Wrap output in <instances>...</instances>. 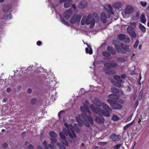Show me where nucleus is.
<instances>
[{"label": "nucleus", "mask_w": 149, "mask_h": 149, "mask_svg": "<svg viewBox=\"0 0 149 149\" xmlns=\"http://www.w3.org/2000/svg\"><path fill=\"white\" fill-rule=\"evenodd\" d=\"M118 65V63H104V66L108 70L111 67H115Z\"/></svg>", "instance_id": "obj_10"}, {"label": "nucleus", "mask_w": 149, "mask_h": 149, "mask_svg": "<svg viewBox=\"0 0 149 149\" xmlns=\"http://www.w3.org/2000/svg\"><path fill=\"white\" fill-rule=\"evenodd\" d=\"M121 145L120 144H116L114 146L113 148L114 149H118L120 148Z\"/></svg>", "instance_id": "obj_46"}, {"label": "nucleus", "mask_w": 149, "mask_h": 149, "mask_svg": "<svg viewBox=\"0 0 149 149\" xmlns=\"http://www.w3.org/2000/svg\"><path fill=\"white\" fill-rule=\"evenodd\" d=\"M86 107H84V106H81L80 107L81 110L83 112H84L86 111Z\"/></svg>", "instance_id": "obj_47"}, {"label": "nucleus", "mask_w": 149, "mask_h": 149, "mask_svg": "<svg viewBox=\"0 0 149 149\" xmlns=\"http://www.w3.org/2000/svg\"><path fill=\"white\" fill-rule=\"evenodd\" d=\"M100 19L103 23H106L107 20V18L104 13L102 12L101 13Z\"/></svg>", "instance_id": "obj_16"}, {"label": "nucleus", "mask_w": 149, "mask_h": 149, "mask_svg": "<svg viewBox=\"0 0 149 149\" xmlns=\"http://www.w3.org/2000/svg\"><path fill=\"white\" fill-rule=\"evenodd\" d=\"M48 146L51 149H54V148L55 147L52 144H49Z\"/></svg>", "instance_id": "obj_50"}, {"label": "nucleus", "mask_w": 149, "mask_h": 149, "mask_svg": "<svg viewBox=\"0 0 149 149\" xmlns=\"http://www.w3.org/2000/svg\"><path fill=\"white\" fill-rule=\"evenodd\" d=\"M139 28L143 33H144L146 32V29L145 27L141 23L139 25Z\"/></svg>", "instance_id": "obj_30"}, {"label": "nucleus", "mask_w": 149, "mask_h": 149, "mask_svg": "<svg viewBox=\"0 0 149 149\" xmlns=\"http://www.w3.org/2000/svg\"><path fill=\"white\" fill-rule=\"evenodd\" d=\"M118 38L120 40H123L125 38V35L123 34H119L118 36Z\"/></svg>", "instance_id": "obj_31"}, {"label": "nucleus", "mask_w": 149, "mask_h": 149, "mask_svg": "<svg viewBox=\"0 0 149 149\" xmlns=\"http://www.w3.org/2000/svg\"><path fill=\"white\" fill-rule=\"evenodd\" d=\"M114 78L116 79L118 82L119 83H121L122 82V80L121 79L120 77L119 76L115 75L114 76Z\"/></svg>", "instance_id": "obj_29"}, {"label": "nucleus", "mask_w": 149, "mask_h": 149, "mask_svg": "<svg viewBox=\"0 0 149 149\" xmlns=\"http://www.w3.org/2000/svg\"><path fill=\"white\" fill-rule=\"evenodd\" d=\"M59 18L61 22L64 24L68 26H70V24L69 23H68V22L65 21L64 18L61 15H59Z\"/></svg>", "instance_id": "obj_22"}, {"label": "nucleus", "mask_w": 149, "mask_h": 149, "mask_svg": "<svg viewBox=\"0 0 149 149\" xmlns=\"http://www.w3.org/2000/svg\"><path fill=\"white\" fill-rule=\"evenodd\" d=\"M134 120H133L132 122L130 123H129L128 124L130 126H131L132 125L134 124Z\"/></svg>", "instance_id": "obj_64"}, {"label": "nucleus", "mask_w": 149, "mask_h": 149, "mask_svg": "<svg viewBox=\"0 0 149 149\" xmlns=\"http://www.w3.org/2000/svg\"><path fill=\"white\" fill-rule=\"evenodd\" d=\"M43 145L44 146H46L47 145V141H46L45 140L44 141V142H43Z\"/></svg>", "instance_id": "obj_61"}, {"label": "nucleus", "mask_w": 149, "mask_h": 149, "mask_svg": "<svg viewBox=\"0 0 149 149\" xmlns=\"http://www.w3.org/2000/svg\"><path fill=\"white\" fill-rule=\"evenodd\" d=\"M49 135L52 138H56L57 136V134L55 132L53 131H50L49 132Z\"/></svg>", "instance_id": "obj_28"}, {"label": "nucleus", "mask_w": 149, "mask_h": 149, "mask_svg": "<svg viewBox=\"0 0 149 149\" xmlns=\"http://www.w3.org/2000/svg\"><path fill=\"white\" fill-rule=\"evenodd\" d=\"M102 55L105 57H108L110 56V54L107 51H104L102 52Z\"/></svg>", "instance_id": "obj_32"}, {"label": "nucleus", "mask_w": 149, "mask_h": 149, "mask_svg": "<svg viewBox=\"0 0 149 149\" xmlns=\"http://www.w3.org/2000/svg\"><path fill=\"white\" fill-rule=\"evenodd\" d=\"M99 144L100 145H104L106 144V143L105 142H100L99 143Z\"/></svg>", "instance_id": "obj_54"}, {"label": "nucleus", "mask_w": 149, "mask_h": 149, "mask_svg": "<svg viewBox=\"0 0 149 149\" xmlns=\"http://www.w3.org/2000/svg\"><path fill=\"white\" fill-rule=\"evenodd\" d=\"M86 24V19L84 17H83L81 21V25H83Z\"/></svg>", "instance_id": "obj_38"}, {"label": "nucleus", "mask_w": 149, "mask_h": 149, "mask_svg": "<svg viewBox=\"0 0 149 149\" xmlns=\"http://www.w3.org/2000/svg\"><path fill=\"white\" fill-rule=\"evenodd\" d=\"M81 18V16L74 14L71 17L70 20V23L74 24L76 22H79Z\"/></svg>", "instance_id": "obj_7"}, {"label": "nucleus", "mask_w": 149, "mask_h": 149, "mask_svg": "<svg viewBox=\"0 0 149 149\" xmlns=\"http://www.w3.org/2000/svg\"><path fill=\"white\" fill-rule=\"evenodd\" d=\"M140 3H141V5L143 7H145L147 6V3L146 2H144L143 1H141L140 2Z\"/></svg>", "instance_id": "obj_48"}, {"label": "nucleus", "mask_w": 149, "mask_h": 149, "mask_svg": "<svg viewBox=\"0 0 149 149\" xmlns=\"http://www.w3.org/2000/svg\"><path fill=\"white\" fill-rule=\"evenodd\" d=\"M139 104V102L138 100H137L136 102L134 104V107L135 108H136L137 106H138V105Z\"/></svg>", "instance_id": "obj_52"}, {"label": "nucleus", "mask_w": 149, "mask_h": 149, "mask_svg": "<svg viewBox=\"0 0 149 149\" xmlns=\"http://www.w3.org/2000/svg\"><path fill=\"white\" fill-rule=\"evenodd\" d=\"M107 50L110 54L115 55L116 54V51L115 49L114 48L111 46H108L107 48Z\"/></svg>", "instance_id": "obj_12"}, {"label": "nucleus", "mask_w": 149, "mask_h": 149, "mask_svg": "<svg viewBox=\"0 0 149 149\" xmlns=\"http://www.w3.org/2000/svg\"><path fill=\"white\" fill-rule=\"evenodd\" d=\"M132 114H131L130 116H128L127 118L126 119V120H125V122L127 123V122H129L131 120V119H132Z\"/></svg>", "instance_id": "obj_42"}, {"label": "nucleus", "mask_w": 149, "mask_h": 149, "mask_svg": "<svg viewBox=\"0 0 149 149\" xmlns=\"http://www.w3.org/2000/svg\"><path fill=\"white\" fill-rule=\"evenodd\" d=\"M108 9L107 10V11L109 15V17L111 15H114V12L113 10V8L111 5H108Z\"/></svg>", "instance_id": "obj_13"}, {"label": "nucleus", "mask_w": 149, "mask_h": 149, "mask_svg": "<svg viewBox=\"0 0 149 149\" xmlns=\"http://www.w3.org/2000/svg\"><path fill=\"white\" fill-rule=\"evenodd\" d=\"M86 120H88L91 124H93V120L91 116L89 115V116H88V117L87 118Z\"/></svg>", "instance_id": "obj_34"}, {"label": "nucleus", "mask_w": 149, "mask_h": 149, "mask_svg": "<svg viewBox=\"0 0 149 149\" xmlns=\"http://www.w3.org/2000/svg\"><path fill=\"white\" fill-rule=\"evenodd\" d=\"M85 125L87 127H89L90 126V125L88 122H86L85 123Z\"/></svg>", "instance_id": "obj_57"}, {"label": "nucleus", "mask_w": 149, "mask_h": 149, "mask_svg": "<svg viewBox=\"0 0 149 149\" xmlns=\"http://www.w3.org/2000/svg\"><path fill=\"white\" fill-rule=\"evenodd\" d=\"M118 62H124L125 61V59L123 57H119L117 58Z\"/></svg>", "instance_id": "obj_37"}, {"label": "nucleus", "mask_w": 149, "mask_h": 149, "mask_svg": "<svg viewBox=\"0 0 149 149\" xmlns=\"http://www.w3.org/2000/svg\"><path fill=\"white\" fill-rule=\"evenodd\" d=\"M82 117L84 119H85L86 120L87 119V118L88 117V116H87L86 114L83 113H82L81 115Z\"/></svg>", "instance_id": "obj_45"}, {"label": "nucleus", "mask_w": 149, "mask_h": 149, "mask_svg": "<svg viewBox=\"0 0 149 149\" xmlns=\"http://www.w3.org/2000/svg\"><path fill=\"white\" fill-rule=\"evenodd\" d=\"M65 125L68 128V132L70 137L72 139H73L74 137L76 138V135L73 130V127L72 125L70 124L68 125L67 123H65Z\"/></svg>", "instance_id": "obj_4"}, {"label": "nucleus", "mask_w": 149, "mask_h": 149, "mask_svg": "<svg viewBox=\"0 0 149 149\" xmlns=\"http://www.w3.org/2000/svg\"><path fill=\"white\" fill-rule=\"evenodd\" d=\"M95 104L97 106L101 107L102 106V104L101 101L98 98H96L95 99Z\"/></svg>", "instance_id": "obj_27"}, {"label": "nucleus", "mask_w": 149, "mask_h": 149, "mask_svg": "<svg viewBox=\"0 0 149 149\" xmlns=\"http://www.w3.org/2000/svg\"><path fill=\"white\" fill-rule=\"evenodd\" d=\"M36 98H32L31 100V103L32 104H35L36 103Z\"/></svg>", "instance_id": "obj_40"}, {"label": "nucleus", "mask_w": 149, "mask_h": 149, "mask_svg": "<svg viewBox=\"0 0 149 149\" xmlns=\"http://www.w3.org/2000/svg\"><path fill=\"white\" fill-rule=\"evenodd\" d=\"M58 146L60 149H66L65 146L62 143H57Z\"/></svg>", "instance_id": "obj_35"}, {"label": "nucleus", "mask_w": 149, "mask_h": 149, "mask_svg": "<svg viewBox=\"0 0 149 149\" xmlns=\"http://www.w3.org/2000/svg\"><path fill=\"white\" fill-rule=\"evenodd\" d=\"M113 6L116 8L119 9L122 6V4L120 2H116L113 5Z\"/></svg>", "instance_id": "obj_24"}, {"label": "nucleus", "mask_w": 149, "mask_h": 149, "mask_svg": "<svg viewBox=\"0 0 149 149\" xmlns=\"http://www.w3.org/2000/svg\"><path fill=\"white\" fill-rule=\"evenodd\" d=\"M37 45L38 46H40L42 44V42L40 41H38L37 42Z\"/></svg>", "instance_id": "obj_53"}, {"label": "nucleus", "mask_w": 149, "mask_h": 149, "mask_svg": "<svg viewBox=\"0 0 149 149\" xmlns=\"http://www.w3.org/2000/svg\"><path fill=\"white\" fill-rule=\"evenodd\" d=\"M134 10L133 8L131 6H127L125 10V13L127 14H129L132 12Z\"/></svg>", "instance_id": "obj_15"}, {"label": "nucleus", "mask_w": 149, "mask_h": 149, "mask_svg": "<svg viewBox=\"0 0 149 149\" xmlns=\"http://www.w3.org/2000/svg\"><path fill=\"white\" fill-rule=\"evenodd\" d=\"M74 129L75 132L77 133H79L80 131V128L79 127L77 124L75 123L74 125L73 130Z\"/></svg>", "instance_id": "obj_26"}, {"label": "nucleus", "mask_w": 149, "mask_h": 149, "mask_svg": "<svg viewBox=\"0 0 149 149\" xmlns=\"http://www.w3.org/2000/svg\"><path fill=\"white\" fill-rule=\"evenodd\" d=\"M139 41L138 40H136V41L134 45V47L135 48H136L139 45Z\"/></svg>", "instance_id": "obj_44"}, {"label": "nucleus", "mask_w": 149, "mask_h": 149, "mask_svg": "<svg viewBox=\"0 0 149 149\" xmlns=\"http://www.w3.org/2000/svg\"><path fill=\"white\" fill-rule=\"evenodd\" d=\"M102 105L103 108L105 111H103L99 107L95 108L92 104H91L90 107L94 113L99 114L100 116L104 115L106 117H109L110 116L109 113L112 111L111 109L105 103H103Z\"/></svg>", "instance_id": "obj_1"}, {"label": "nucleus", "mask_w": 149, "mask_h": 149, "mask_svg": "<svg viewBox=\"0 0 149 149\" xmlns=\"http://www.w3.org/2000/svg\"><path fill=\"white\" fill-rule=\"evenodd\" d=\"M64 6L65 8H68L72 5V0H66L64 2Z\"/></svg>", "instance_id": "obj_18"}, {"label": "nucleus", "mask_w": 149, "mask_h": 149, "mask_svg": "<svg viewBox=\"0 0 149 149\" xmlns=\"http://www.w3.org/2000/svg\"><path fill=\"white\" fill-rule=\"evenodd\" d=\"M127 31L129 34L133 38H135L136 35L134 31V29L131 26H128L127 28Z\"/></svg>", "instance_id": "obj_8"}, {"label": "nucleus", "mask_w": 149, "mask_h": 149, "mask_svg": "<svg viewBox=\"0 0 149 149\" xmlns=\"http://www.w3.org/2000/svg\"><path fill=\"white\" fill-rule=\"evenodd\" d=\"M8 144L6 143H3L2 145V146L3 148H6L8 146Z\"/></svg>", "instance_id": "obj_51"}, {"label": "nucleus", "mask_w": 149, "mask_h": 149, "mask_svg": "<svg viewBox=\"0 0 149 149\" xmlns=\"http://www.w3.org/2000/svg\"><path fill=\"white\" fill-rule=\"evenodd\" d=\"M85 44V43H84ZM88 46L85 49L86 52V54H93V50L90 45L87 43H85Z\"/></svg>", "instance_id": "obj_17"}, {"label": "nucleus", "mask_w": 149, "mask_h": 149, "mask_svg": "<svg viewBox=\"0 0 149 149\" xmlns=\"http://www.w3.org/2000/svg\"><path fill=\"white\" fill-rule=\"evenodd\" d=\"M107 102L110 104L111 107L113 109H119L122 108V105L116 101L108 99L107 100Z\"/></svg>", "instance_id": "obj_5"}, {"label": "nucleus", "mask_w": 149, "mask_h": 149, "mask_svg": "<svg viewBox=\"0 0 149 149\" xmlns=\"http://www.w3.org/2000/svg\"><path fill=\"white\" fill-rule=\"evenodd\" d=\"M110 138L113 141H118L121 140V136L120 135H117L113 133L110 136Z\"/></svg>", "instance_id": "obj_9"}, {"label": "nucleus", "mask_w": 149, "mask_h": 149, "mask_svg": "<svg viewBox=\"0 0 149 149\" xmlns=\"http://www.w3.org/2000/svg\"><path fill=\"white\" fill-rule=\"evenodd\" d=\"M92 15L91 14H89L86 19V24L89 25L91 24V27L93 28L95 24V19L93 18L91 20Z\"/></svg>", "instance_id": "obj_6"}, {"label": "nucleus", "mask_w": 149, "mask_h": 149, "mask_svg": "<svg viewBox=\"0 0 149 149\" xmlns=\"http://www.w3.org/2000/svg\"><path fill=\"white\" fill-rule=\"evenodd\" d=\"M134 120H133L132 122L130 123H129L128 124L130 126H131L132 125L134 124Z\"/></svg>", "instance_id": "obj_63"}, {"label": "nucleus", "mask_w": 149, "mask_h": 149, "mask_svg": "<svg viewBox=\"0 0 149 149\" xmlns=\"http://www.w3.org/2000/svg\"><path fill=\"white\" fill-rule=\"evenodd\" d=\"M111 92L115 93H119V91L118 89L113 87L111 88Z\"/></svg>", "instance_id": "obj_33"}, {"label": "nucleus", "mask_w": 149, "mask_h": 149, "mask_svg": "<svg viewBox=\"0 0 149 149\" xmlns=\"http://www.w3.org/2000/svg\"><path fill=\"white\" fill-rule=\"evenodd\" d=\"M65 112V111L64 110H62L60 111L58 113V116L59 117H60V115L61 113H64Z\"/></svg>", "instance_id": "obj_56"}, {"label": "nucleus", "mask_w": 149, "mask_h": 149, "mask_svg": "<svg viewBox=\"0 0 149 149\" xmlns=\"http://www.w3.org/2000/svg\"><path fill=\"white\" fill-rule=\"evenodd\" d=\"M142 94L140 92L139 96V100H141V97L142 96Z\"/></svg>", "instance_id": "obj_58"}, {"label": "nucleus", "mask_w": 149, "mask_h": 149, "mask_svg": "<svg viewBox=\"0 0 149 149\" xmlns=\"http://www.w3.org/2000/svg\"><path fill=\"white\" fill-rule=\"evenodd\" d=\"M32 92V90L30 88H29L27 90V92L29 94H30Z\"/></svg>", "instance_id": "obj_60"}, {"label": "nucleus", "mask_w": 149, "mask_h": 149, "mask_svg": "<svg viewBox=\"0 0 149 149\" xmlns=\"http://www.w3.org/2000/svg\"><path fill=\"white\" fill-rule=\"evenodd\" d=\"M114 47L118 52L123 54H126L131 50V49L127 45L119 42L117 43V44H114Z\"/></svg>", "instance_id": "obj_2"}, {"label": "nucleus", "mask_w": 149, "mask_h": 149, "mask_svg": "<svg viewBox=\"0 0 149 149\" xmlns=\"http://www.w3.org/2000/svg\"><path fill=\"white\" fill-rule=\"evenodd\" d=\"M56 138H51L50 139L51 141V143H55L56 142L57 140Z\"/></svg>", "instance_id": "obj_43"}, {"label": "nucleus", "mask_w": 149, "mask_h": 149, "mask_svg": "<svg viewBox=\"0 0 149 149\" xmlns=\"http://www.w3.org/2000/svg\"><path fill=\"white\" fill-rule=\"evenodd\" d=\"M104 70L105 71V73L107 74L112 75L116 73V71L115 70H107L106 68Z\"/></svg>", "instance_id": "obj_20"}, {"label": "nucleus", "mask_w": 149, "mask_h": 149, "mask_svg": "<svg viewBox=\"0 0 149 149\" xmlns=\"http://www.w3.org/2000/svg\"><path fill=\"white\" fill-rule=\"evenodd\" d=\"M12 10L11 6L9 4L3 6V11L5 13V16L6 17L7 19H10L12 18V15L11 14Z\"/></svg>", "instance_id": "obj_3"}, {"label": "nucleus", "mask_w": 149, "mask_h": 149, "mask_svg": "<svg viewBox=\"0 0 149 149\" xmlns=\"http://www.w3.org/2000/svg\"><path fill=\"white\" fill-rule=\"evenodd\" d=\"M28 148L29 149H33V146L31 144H30L28 146Z\"/></svg>", "instance_id": "obj_55"}, {"label": "nucleus", "mask_w": 149, "mask_h": 149, "mask_svg": "<svg viewBox=\"0 0 149 149\" xmlns=\"http://www.w3.org/2000/svg\"><path fill=\"white\" fill-rule=\"evenodd\" d=\"M119 117L115 115H113L112 117V120L113 121H117L119 120Z\"/></svg>", "instance_id": "obj_39"}, {"label": "nucleus", "mask_w": 149, "mask_h": 149, "mask_svg": "<svg viewBox=\"0 0 149 149\" xmlns=\"http://www.w3.org/2000/svg\"><path fill=\"white\" fill-rule=\"evenodd\" d=\"M61 141L65 146H68L69 144L67 141L66 140V139L62 140Z\"/></svg>", "instance_id": "obj_41"}, {"label": "nucleus", "mask_w": 149, "mask_h": 149, "mask_svg": "<svg viewBox=\"0 0 149 149\" xmlns=\"http://www.w3.org/2000/svg\"><path fill=\"white\" fill-rule=\"evenodd\" d=\"M140 20L141 22L145 24L146 22V19L144 14L143 13L141 15Z\"/></svg>", "instance_id": "obj_25"}, {"label": "nucleus", "mask_w": 149, "mask_h": 149, "mask_svg": "<svg viewBox=\"0 0 149 149\" xmlns=\"http://www.w3.org/2000/svg\"><path fill=\"white\" fill-rule=\"evenodd\" d=\"M86 111H87L89 114H91V112L88 107L86 108Z\"/></svg>", "instance_id": "obj_59"}, {"label": "nucleus", "mask_w": 149, "mask_h": 149, "mask_svg": "<svg viewBox=\"0 0 149 149\" xmlns=\"http://www.w3.org/2000/svg\"><path fill=\"white\" fill-rule=\"evenodd\" d=\"M60 135L62 140H64L66 139V137L65 135L62 132H61L60 133Z\"/></svg>", "instance_id": "obj_36"}, {"label": "nucleus", "mask_w": 149, "mask_h": 149, "mask_svg": "<svg viewBox=\"0 0 149 149\" xmlns=\"http://www.w3.org/2000/svg\"><path fill=\"white\" fill-rule=\"evenodd\" d=\"M130 127V126L128 124H127L124 127V130H126L127 128H128Z\"/></svg>", "instance_id": "obj_49"}, {"label": "nucleus", "mask_w": 149, "mask_h": 149, "mask_svg": "<svg viewBox=\"0 0 149 149\" xmlns=\"http://www.w3.org/2000/svg\"><path fill=\"white\" fill-rule=\"evenodd\" d=\"M72 13L71 9H69L64 13V17L66 19H68L71 16Z\"/></svg>", "instance_id": "obj_11"}, {"label": "nucleus", "mask_w": 149, "mask_h": 149, "mask_svg": "<svg viewBox=\"0 0 149 149\" xmlns=\"http://www.w3.org/2000/svg\"><path fill=\"white\" fill-rule=\"evenodd\" d=\"M81 116L79 115L77 117L76 119L78 123L80 125L82 126L83 125V122L80 118Z\"/></svg>", "instance_id": "obj_23"}, {"label": "nucleus", "mask_w": 149, "mask_h": 149, "mask_svg": "<svg viewBox=\"0 0 149 149\" xmlns=\"http://www.w3.org/2000/svg\"><path fill=\"white\" fill-rule=\"evenodd\" d=\"M11 91V88H8L6 89V91L8 93H10Z\"/></svg>", "instance_id": "obj_62"}, {"label": "nucleus", "mask_w": 149, "mask_h": 149, "mask_svg": "<svg viewBox=\"0 0 149 149\" xmlns=\"http://www.w3.org/2000/svg\"><path fill=\"white\" fill-rule=\"evenodd\" d=\"M109 97L115 100H118L119 98V96L114 94H111L109 95Z\"/></svg>", "instance_id": "obj_21"}, {"label": "nucleus", "mask_w": 149, "mask_h": 149, "mask_svg": "<svg viewBox=\"0 0 149 149\" xmlns=\"http://www.w3.org/2000/svg\"><path fill=\"white\" fill-rule=\"evenodd\" d=\"M87 5V1L83 0L79 4L78 7L80 8H86Z\"/></svg>", "instance_id": "obj_14"}, {"label": "nucleus", "mask_w": 149, "mask_h": 149, "mask_svg": "<svg viewBox=\"0 0 149 149\" xmlns=\"http://www.w3.org/2000/svg\"><path fill=\"white\" fill-rule=\"evenodd\" d=\"M102 117L96 116L95 119V122L98 123H103L104 120Z\"/></svg>", "instance_id": "obj_19"}]
</instances>
